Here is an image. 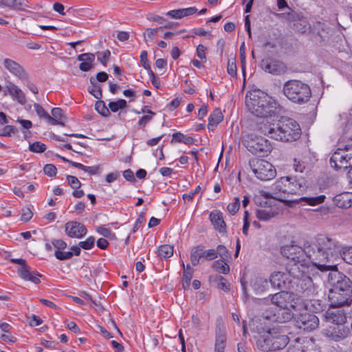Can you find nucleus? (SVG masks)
I'll return each instance as SVG.
<instances>
[{
  "label": "nucleus",
  "mask_w": 352,
  "mask_h": 352,
  "mask_svg": "<svg viewBox=\"0 0 352 352\" xmlns=\"http://www.w3.org/2000/svg\"><path fill=\"white\" fill-rule=\"evenodd\" d=\"M307 183L304 178L289 177V184H288V193L289 195H301L307 189Z\"/></svg>",
  "instance_id": "obj_21"
},
{
  "label": "nucleus",
  "mask_w": 352,
  "mask_h": 352,
  "mask_svg": "<svg viewBox=\"0 0 352 352\" xmlns=\"http://www.w3.org/2000/svg\"><path fill=\"white\" fill-rule=\"evenodd\" d=\"M3 65L11 74L21 81H27L29 78L28 74L17 62L10 58H5L3 60Z\"/></svg>",
  "instance_id": "obj_18"
},
{
  "label": "nucleus",
  "mask_w": 352,
  "mask_h": 352,
  "mask_svg": "<svg viewBox=\"0 0 352 352\" xmlns=\"http://www.w3.org/2000/svg\"><path fill=\"white\" fill-rule=\"evenodd\" d=\"M223 119V115L219 108H216L208 118V129L209 131H213L219 123Z\"/></svg>",
  "instance_id": "obj_29"
},
{
  "label": "nucleus",
  "mask_w": 352,
  "mask_h": 352,
  "mask_svg": "<svg viewBox=\"0 0 352 352\" xmlns=\"http://www.w3.org/2000/svg\"><path fill=\"white\" fill-rule=\"evenodd\" d=\"M51 117L56 120H65L66 119V116L63 113V111L60 108H53L51 111Z\"/></svg>",
  "instance_id": "obj_58"
},
{
  "label": "nucleus",
  "mask_w": 352,
  "mask_h": 352,
  "mask_svg": "<svg viewBox=\"0 0 352 352\" xmlns=\"http://www.w3.org/2000/svg\"><path fill=\"white\" fill-rule=\"evenodd\" d=\"M284 96L292 102L304 104L311 97V90L309 85L299 80H289L283 87Z\"/></svg>",
  "instance_id": "obj_5"
},
{
  "label": "nucleus",
  "mask_w": 352,
  "mask_h": 352,
  "mask_svg": "<svg viewBox=\"0 0 352 352\" xmlns=\"http://www.w3.org/2000/svg\"><path fill=\"white\" fill-rule=\"evenodd\" d=\"M262 119L255 126V130L260 134L267 135L275 140L276 135V124L272 122V116L261 117Z\"/></svg>",
  "instance_id": "obj_16"
},
{
  "label": "nucleus",
  "mask_w": 352,
  "mask_h": 352,
  "mask_svg": "<svg viewBox=\"0 0 352 352\" xmlns=\"http://www.w3.org/2000/svg\"><path fill=\"white\" fill-rule=\"evenodd\" d=\"M0 5L15 10H22L26 6L25 0H0Z\"/></svg>",
  "instance_id": "obj_34"
},
{
  "label": "nucleus",
  "mask_w": 352,
  "mask_h": 352,
  "mask_svg": "<svg viewBox=\"0 0 352 352\" xmlns=\"http://www.w3.org/2000/svg\"><path fill=\"white\" fill-rule=\"evenodd\" d=\"M251 286L256 293H261L267 289V280L261 276H256L251 282Z\"/></svg>",
  "instance_id": "obj_31"
},
{
  "label": "nucleus",
  "mask_w": 352,
  "mask_h": 352,
  "mask_svg": "<svg viewBox=\"0 0 352 352\" xmlns=\"http://www.w3.org/2000/svg\"><path fill=\"white\" fill-rule=\"evenodd\" d=\"M308 261H311L321 272H327L336 268L333 260L340 252L338 242L325 235H318L314 247L305 250Z\"/></svg>",
  "instance_id": "obj_2"
},
{
  "label": "nucleus",
  "mask_w": 352,
  "mask_h": 352,
  "mask_svg": "<svg viewBox=\"0 0 352 352\" xmlns=\"http://www.w3.org/2000/svg\"><path fill=\"white\" fill-rule=\"evenodd\" d=\"M240 208V199L238 197L234 198V201L228 205L227 209L231 214H234Z\"/></svg>",
  "instance_id": "obj_54"
},
{
  "label": "nucleus",
  "mask_w": 352,
  "mask_h": 352,
  "mask_svg": "<svg viewBox=\"0 0 352 352\" xmlns=\"http://www.w3.org/2000/svg\"><path fill=\"white\" fill-rule=\"evenodd\" d=\"M287 272L275 271L270 274V283L273 288L279 290H290L292 277L289 272Z\"/></svg>",
  "instance_id": "obj_13"
},
{
  "label": "nucleus",
  "mask_w": 352,
  "mask_h": 352,
  "mask_svg": "<svg viewBox=\"0 0 352 352\" xmlns=\"http://www.w3.org/2000/svg\"><path fill=\"white\" fill-rule=\"evenodd\" d=\"M127 107V102L124 99H118L116 101L109 103V109L112 112H117L120 109H124Z\"/></svg>",
  "instance_id": "obj_40"
},
{
  "label": "nucleus",
  "mask_w": 352,
  "mask_h": 352,
  "mask_svg": "<svg viewBox=\"0 0 352 352\" xmlns=\"http://www.w3.org/2000/svg\"><path fill=\"white\" fill-rule=\"evenodd\" d=\"M226 346V330L223 324L218 322L215 330L214 352H224Z\"/></svg>",
  "instance_id": "obj_22"
},
{
  "label": "nucleus",
  "mask_w": 352,
  "mask_h": 352,
  "mask_svg": "<svg viewBox=\"0 0 352 352\" xmlns=\"http://www.w3.org/2000/svg\"><path fill=\"white\" fill-rule=\"evenodd\" d=\"M34 109L37 113V115L41 118L45 119L48 123L50 121H54L51 116H50L46 111L43 109V107L38 103H35L34 104Z\"/></svg>",
  "instance_id": "obj_46"
},
{
  "label": "nucleus",
  "mask_w": 352,
  "mask_h": 352,
  "mask_svg": "<svg viewBox=\"0 0 352 352\" xmlns=\"http://www.w3.org/2000/svg\"><path fill=\"white\" fill-rule=\"evenodd\" d=\"M227 72L232 77H236L237 76V67L236 63V57H231L228 58Z\"/></svg>",
  "instance_id": "obj_45"
},
{
  "label": "nucleus",
  "mask_w": 352,
  "mask_h": 352,
  "mask_svg": "<svg viewBox=\"0 0 352 352\" xmlns=\"http://www.w3.org/2000/svg\"><path fill=\"white\" fill-rule=\"evenodd\" d=\"M242 143L254 155L265 156L272 150V146L267 140L253 133L247 134L243 136Z\"/></svg>",
  "instance_id": "obj_7"
},
{
  "label": "nucleus",
  "mask_w": 352,
  "mask_h": 352,
  "mask_svg": "<svg viewBox=\"0 0 352 352\" xmlns=\"http://www.w3.org/2000/svg\"><path fill=\"white\" fill-rule=\"evenodd\" d=\"M202 245H197L193 248L190 252V261L193 266L199 265L200 259L203 258Z\"/></svg>",
  "instance_id": "obj_37"
},
{
  "label": "nucleus",
  "mask_w": 352,
  "mask_h": 352,
  "mask_svg": "<svg viewBox=\"0 0 352 352\" xmlns=\"http://www.w3.org/2000/svg\"><path fill=\"white\" fill-rule=\"evenodd\" d=\"M249 165L256 177L262 181L272 179L276 176L275 168L271 163L265 160L251 159L249 161Z\"/></svg>",
  "instance_id": "obj_8"
},
{
  "label": "nucleus",
  "mask_w": 352,
  "mask_h": 352,
  "mask_svg": "<svg viewBox=\"0 0 352 352\" xmlns=\"http://www.w3.org/2000/svg\"><path fill=\"white\" fill-rule=\"evenodd\" d=\"M56 258L60 261L70 259L73 256V252L56 250L54 252Z\"/></svg>",
  "instance_id": "obj_55"
},
{
  "label": "nucleus",
  "mask_w": 352,
  "mask_h": 352,
  "mask_svg": "<svg viewBox=\"0 0 352 352\" xmlns=\"http://www.w3.org/2000/svg\"><path fill=\"white\" fill-rule=\"evenodd\" d=\"M275 316H276V320L280 323L290 320L294 316L289 307L279 308Z\"/></svg>",
  "instance_id": "obj_32"
},
{
  "label": "nucleus",
  "mask_w": 352,
  "mask_h": 352,
  "mask_svg": "<svg viewBox=\"0 0 352 352\" xmlns=\"http://www.w3.org/2000/svg\"><path fill=\"white\" fill-rule=\"evenodd\" d=\"M214 281L217 283V287L225 292L230 290V285L228 280L221 275H216L214 277Z\"/></svg>",
  "instance_id": "obj_44"
},
{
  "label": "nucleus",
  "mask_w": 352,
  "mask_h": 352,
  "mask_svg": "<svg viewBox=\"0 0 352 352\" xmlns=\"http://www.w3.org/2000/svg\"><path fill=\"white\" fill-rule=\"evenodd\" d=\"M183 142L187 145L192 144L195 142L194 138L190 136H186L180 132L175 133L173 135L171 142Z\"/></svg>",
  "instance_id": "obj_39"
},
{
  "label": "nucleus",
  "mask_w": 352,
  "mask_h": 352,
  "mask_svg": "<svg viewBox=\"0 0 352 352\" xmlns=\"http://www.w3.org/2000/svg\"><path fill=\"white\" fill-rule=\"evenodd\" d=\"M202 255L203 259L206 261H212L217 258V252H215L214 249H210L206 250L204 246L202 245Z\"/></svg>",
  "instance_id": "obj_50"
},
{
  "label": "nucleus",
  "mask_w": 352,
  "mask_h": 352,
  "mask_svg": "<svg viewBox=\"0 0 352 352\" xmlns=\"http://www.w3.org/2000/svg\"><path fill=\"white\" fill-rule=\"evenodd\" d=\"M9 94L11 97L16 100L19 103L25 104L26 103V97L23 91L16 85L11 82H8L5 87L4 96Z\"/></svg>",
  "instance_id": "obj_24"
},
{
  "label": "nucleus",
  "mask_w": 352,
  "mask_h": 352,
  "mask_svg": "<svg viewBox=\"0 0 352 352\" xmlns=\"http://www.w3.org/2000/svg\"><path fill=\"white\" fill-rule=\"evenodd\" d=\"M210 220L214 229L221 234H226V224L224 221L222 213L219 210H213L210 214Z\"/></svg>",
  "instance_id": "obj_25"
},
{
  "label": "nucleus",
  "mask_w": 352,
  "mask_h": 352,
  "mask_svg": "<svg viewBox=\"0 0 352 352\" xmlns=\"http://www.w3.org/2000/svg\"><path fill=\"white\" fill-rule=\"evenodd\" d=\"M255 336L256 347L258 350L276 349L281 350L289 343L287 330L280 326L267 327L262 324L252 329Z\"/></svg>",
  "instance_id": "obj_3"
},
{
  "label": "nucleus",
  "mask_w": 352,
  "mask_h": 352,
  "mask_svg": "<svg viewBox=\"0 0 352 352\" xmlns=\"http://www.w3.org/2000/svg\"><path fill=\"white\" fill-rule=\"evenodd\" d=\"M352 297V290L333 289L329 290L328 298L330 305L333 307H339L349 303Z\"/></svg>",
  "instance_id": "obj_14"
},
{
  "label": "nucleus",
  "mask_w": 352,
  "mask_h": 352,
  "mask_svg": "<svg viewBox=\"0 0 352 352\" xmlns=\"http://www.w3.org/2000/svg\"><path fill=\"white\" fill-rule=\"evenodd\" d=\"M94 243L95 238L94 236H89L85 241H80L78 245L84 250H91L94 246Z\"/></svg>",
  "instance_id": "obj_52"
},
{
  "label": "nucleus",
  "mask_w": 352,
  "mask_h": 352,
  "mask_svg": "<svg viewBox=\"0 0 352 352\" xmlns=\"http://www.w3.org/2000/svg\"><path fill=\"white\" fill-rule=\"evenodd\" d=\"M245 103L249 111L257 117L272 116L276 114L277 102L260 90L249 91L246 94Z\"/></svg>",
  "instance_id": "obj_4"
},
{
  "label": "nucleus",
  "mask_w": 352,
  "mask_h": 352,
  "mask_svg": "<svg viewBox=\"0 0 352 352\" xmlns=\"http://www.w3.org/2000/svg\"><path fill=\"white\" fill-rule=\"evenodd\" d=\"M96 230L98 233L107 238H113V236L115 235L109 228H107L102 226H98L96 228Z\"/></svg>",
  "instance_id": "obj_61"
},
{
  "label": "nucleus",
  "mask_w": 352,
  "mask_h": 352,
  "mask_svg": "<svg viewBox=\"0 0 352 352\" xmlns=\"http://www.w3.org/2000/svg\"><path fill=\"white\" fill-rule=\"evenodd\" d=\"M43 172L49 177H54L56 175V167L52 164H48L44 166Z\"/></svg>",
  "instance_id": "obj_60"
},
{
  "label": "nucleus",
  "mask_w": 352,
  "mask_h": 352,
  "mask_svg": "<svg viewBox=\"0 0 352 352\" xmlns=\"http://www.w3.org/2000/svg\"><path fill=\"white\" fill-rule=\"evenodd\" d=\"M294 321L298 328L307 331L316 329L319 324L318 317L307 311L298 314L294 318Z\"/></svg>",
  "instance_id": "obj_12"
},
{
  "label": "nucleus",
  "mask_w": 352,
  "mask_h": 352,
  "mask_svg": "<svg viewBox=\"0 0 352 352\" xmlns=\"http://www.w3.org/2000/svg\"><path fill=\"white\" fill-rule=\"evenodd\" d=\"M307 341V338H296L289 344L287 352H303Z\"/></svg>",
  "instance_id": "obj_30"
},
{
  "label": "nucleus",
  "mask_w": 352,
  "mask_h": 352,
  "mask_svg": "<svg viewBox=\"0 0 352 352\" xmlns=\"http://www.w3.org/2000/svg\"><path fill=\"white\" fill-rule=\"evenodd\" d=\"M33 213L29 208H25L22 210L21 220L23 221H28L32 217Z\"/></svg>",
  "instance_id": "obj_64"
},
{
  "label": "nucleus",
  "mask_w": 352,
  "mask_h": 352,
  "mask_svg": "<svg viewBox=\"0 0 352 352\" xmlns=\"http://www.w3.org/2000/svg\"><path fill=\"white\" fill-rule=\"evenodd\" d=\"M228 261L219 259L215 261L212 265V267L217 272L228 274L230 272V266L227 264Z\"/></svg>",
  "instance_id": "obj_35"
},
{
  "label": "nucleus",
  "mask_w": 352,
  "mask_h": 352,
  "mask_svg": "<svg viewBox=\"0 0 352 352\" xmlns=\"http://www.w3.org/2000/svg\"><path fill=\"white\" fill-rule=\"evenodd\" d=\"M215 252H217V256H219L221 259L229 261L231 258V255L228 249L223 245H219L215 250Z\"/></svg>",
  "instance_id": "obj_47"
},
{
  "label": "nucleus",
  "mask_w": 352,
  "mask_h": 352,
  "mask_svg": "<svg viewBox=\"0 0 352 352\" xmlns=\"http://www.w3.org/2000/svg\"><path fill=\"white\" fill-rule=\"evenodd\" d=\"M350 333L349 329L343 325H333L324 329V335L330 340L338 342L346 337Z\"/></svg>",
  "instance_id": "obj_19"
},
{
  "label": "nucleus",
  "mask_w": 352,
  "mask_h": 352,
  "mask_svg": "<svg viewBox=\"0 0 352 352\" xmlns=\"http://www.w3.org/2000/svg\"><path fill=\"white\" fill-rule=\"evenodd\" d=\"M89 80L91 86L88 88L89 92L96 99H100L102 97L101 86L96 83L94 77H91Z\"/></svg>",
  "instance_id": "obj_36"
},
{
  "label": "nucleus",
  "mask_w": 352,
  "mask_h": 352,
  "mask_svg": "<svg viewBox=\"0 0 352 352\" xmlns=\"http://www.w3.org/2000/svg\"><path fill=\"white\" fill-rule=\"evenodd\" d=\"M340 254L346 263L352 265V247L344 248Z\"/></svg>",
  "instance_id": "obj_51"
},
{
  "label": "nucleus",
  "mask_w": 352,
  "mask_h": 352,
  "mask_svg": "<svg viewBox=\"0 0 352 352\" xmlns=\"http://www.w3.org/2000/svg\"><path fill=\"white\" fill-rule=\"evenodd\" d=\"M331 167L338 169H346L352 166V146L346 151L335 152L330 159Z\"/></svg>",
  "instance_id": "obj_9"
},
{
  "label": "nucleus",
  "mask_w": 352,
  "mask_h": 352,
  "mask_svg": "<svg viewBox=\"0 0 352 352\" xmlns=\"http://www.w3.org/2000/svg\"><path fill=\"white\" fill-rule=\"evenodd\" d=\"M16 129L14 126L11 125H6L0 132V136L9 137L11 135V133H14Z\"/></svg>",
  "instance_id": "obj_63"
},
{
  "label": "nucleus",
  "mask_w": 352,
  "mask_h": 352,
  "mask_svg": "<svg viewBox=\"0 0 352 352\" xmlns=\"http://www.w3.org/2000/svg\"><path fill=\"white\" fill-rule=\"evenodd\" d=\"M173 255V247L170 245H162L158 249V256L160 258H167Z\"/></svg>",
  "instance_id": "obj_41"
},
{
  "label": "nucleus",
  "mask_w": 352,
  "mask_h": 352,
  "mask_svg": "<svg viewBox=\"0 0 352 352\" xmlns=\"http://www.w3.org/2000/svg\"><path fill=\"white\" fill-rule=\"evenodd\" d=\"M276 140L293 142L300 138L301 129L298 123L289 118H283L276 124Z\"/></svg>",
  "instance_id": "obj_6"
},
{
  "label": "nucleus",
  "mask_w": 352,
  "mask_h": 352,
  "mask_svg": "<svg viewBox=\"0 0 352 352\" xmlns=\"http://www.w3.org/2000/svg\"><path fill=\"white\" fill-rule=\"evenodd\" d=\"M288 184H289V177H283L277 179L272 185L274 197L282 202L287 201L289 195L288 193Z\"/></svg>",
  "instance_id": "obj_15"
},
{
  "label": "nucleus",
  "mask_w": 352,
  "mask_h": 352,
  "mask_svg": "<svg viewBox=\"0 0 352 352\" xmlns=\"http://www.w3.org/2000/svg\"><path fill=\"white\" fill-rule=\"evenodd\" d=\"M162 29V27H160L158 28H148L146 30L145 32L144 33V41L146 42L148 40H153L154 36L157 34V31L159 30Z\"/></svg>",
  "instance_id": "obj_57"
},
{
  "label": "nucleus",
  "mask_w": 352,
  "mask_h": 352,
  "mask_svg": "<svg viewBox=\"0 0 352 352\" xmlns=\"http://www.w3.org/2000/svg\"><path fill=\"white\" fill-rule=\"evenodd\" d=\"M276 212L272 209H259L256 212V216L260 221H267L274 217Z\"/></svg>",
  "instance_id": "obj_38"
},
{
  "label": "nucleus",
  "mask_w": 352,
  "mask_h": 352,
  "mask_svg": "<svg viewBox=\"0 0 352 352\" xmlns=\"http://www.w3.org/2000/svg\"><path fill=\"white\" fill-rule=\"evenodd\" d=\"M95 109L103 117H109L110 116V111L104 101L99 99L95 104Z\"/></svg>",
  "instance_id": "obj_42"
},
{
  "label": "nucleus",
  "mask_w": 352,
  "mask_h": 352,
  "mask_svg": "<svg viewBox=\"0 0 352 352\" xmlns=\"http://www.w3.org/2000/svg\"><path fill=\"white\" fill-rule=\"evenodd\" d=\"M147 52L145 50H143L140 54V62L142 65V67L149 72L150 71H152L148 60L147 58Z\"/></svg>",
  "instance_id": "obj_56"
},
{
  "label": "nucleus",
  "mask_w": 352,
  "mask_h": 352,
  "mask_svg": "<svg viewBox=\"0 0 352 352\" xmlns=\"http://www.w3.org/2000/svg\"><path fill=\"white\" fill-rule=\"evenodd\" d=\"M67 181L73 189H78L81 186V183L75 176L67 175Z\"/></svg>",
  "instance_id": "obj_59"
},
{
  "label": "nucleus",
  "mask_w": 352,
  "mask_h": 352,
  "mask_svg": "<svg viewBox=\"0 0 352 352\" xmlns=\"http://www.w3.org/2000/svg\"><path fill=\"white\" fill-rule=\"evenodd\" d=\"M46 148V145L41 142H35L29 146V150L33 153H43Z\"/></svg>",
  "instance_id": "obj_49"
},
{
  "label": "nucleus",
  "mask_w": 352,
  "mask_h": 352,
  "mask_svg": "<svg viewBox=\"0 0 352 352\" xmlns=\"http://www.w3.org/2000/svg\"><path fill=\"white\" fill-rule=\"evenodd\" d=\"M294 299V294L291 291L287 292L281 290L272 296L271 301L274 305H276L279 308L291 307L293 309H295L296 306L292 304Z\"/></svg>",
  "instance_id": "obj_17"
},
{
  "label": "nucleus",
  "mask_w": 352,
  "mask_h": 352,
  "mask_svg": "<svg viewBox=\"0 0 352 352\" xmlns=\"http://www.w3.org/2000/svg\"><path fill=\"white\" fill-rule=\"evenodd\" d=\"M72 166L81 169L85 172L89 173L90 175H96L98 173V171L99 170V166H85L80 163L78 162H72Z\"/></svg>",
  "instance_id": "obj_43"
},
{
  "label": "nucleus",
  "mask_w": 352,
  "mask_h": 352,
  "mask_svg": "<svg viewBox=\"0 0 352 352\" xmlns=\"http://www.w3.org/2000/svg\"><path fill=\"white\" fill-rule=\"evenodd\" d=\"M326 197L323 195L317 197H302L299 199L293 201L295 203L305 202L310 206H316L324 201Z\"/></svg>",
  "instance_id": "obj_33"
},
{
  "label": "nucleus",
  "mask_w": 352,
  "mask_h": 352,
  "mask_svg": "<svg viewBox=\"0 0 352 352\" xmlns=\"http://www.w3.org/2000/svg\"><path fill=\"white\" fill-rule=\"evenodd\" d=\"M260 67L265 72L274 76L284 74L288 70V67L285 63L271 57L263 59L261 61Z\"/></svg>",
  "instance_id": "obj_11"
},
{
  "label": "nucleus",
  "mask_w": 352,
  "mask_h": 352,
  "mask_svg": "<svg viewBox=\"0 0 352 352\" xmlns=\"http://www.w3.org/2000/svg\"><path fill=\"white\" fill-rule=\"evenodd\" d=\"M17 273L19 276L25 280H29L35 284H38L41 282L38 277H41V275L40 274L34 275L30 272V267L28 265L27 263L19 267Z\"/></svg>",
  "instance_id": "obj_27"
},
{
  "label": "nucleus",
  "mask_w": 352,
  "mask_h": 352,
  "mask_svg": "<svg viewBox=\"0 0 352 352\" xmlns=\"http://www.w3.org/2000/svg\"><path fill=\"white\" fill-rule=\"evenodd\" d=\"M193 271H184L182 276V284L186 289L189 287L190 280L192 278Z\"/></svg>",
  "instance_id": "obj_53"
},
{
  "label": "nucleus",
  "mask_w": 352,
  "mask_h": 352,
  "mask_svg": "<svg viewBox=\"0 0 352 352\" xmlns=\"http://www.w3.org/2000/svg\"><path fill=\"white\" fill-rule=\"evenodd\" d=\"M303 352H320L319 349L316 346L312 340L307 339L305 348L303 349Z\"/></svg>",
  "instance_id": "obj_62"
},
{
  "label": "nucleus",
  "mask_w": 352,
  "mask_h": 352,
  "mask_svg": "<svg viewBox=\"0 0 352 352\" xmlns=\"http://www.w3.org/2000/svg\"><path fill=\"white\" fill-rule=\"evenodd\" d=\"M65 232L71 238H82L87 233L85 226L77 221H69L65 224Z\"/></svg>",
  "instance_id": "obj_20"
},
{
  "label": "nucleus",
  "mask_w": 352,
  "mask_h": 352,
  "mask_svg": "<svg viewBox=\"0 0 352 352\" xmlns=\"http://www.w3.org/2000/svg\"><path fill=\"white\" fill-rule=\"evenodd\" d=\"M96 55L98 57V60L100 62V63L102 64L104 66H106L109 60L111 52L109 50H106L103 52H96Z\"/></svg>",
  "instance_id": "obj_48"
},
{
  "label": "nucleus",
  "mask_w": 352,
  "mask_h": 352,
  "mask_svg": "<svg viewBox=\"0 0 352 352\" xmlns=\"http://www.w3.org/2000/svg\"><path fill=\"white\" fill-rule=\"evenodd\" d=\"M333 201L338 208H349L352 205V193L344 192L338 195L333 198Z\"/></svg>",
  "instance_id": "obj_28"
},
{
  "label": "nucleus",
  "mask_w": 352,
  "mask_h": 352,
  "mask_svg": "<svg viewBox=\"0 0 352 352\" xmlns=\"http://www.w3.org/2000/svg\"><path fill=\"white\" fill-rule=\"evenodd\" d=\"M77 59L81 62L79 65V69L82 72L90 71L94 67L95 54L92 53L79 54Z\"/></svg>",
  "instance_id": "obj_26"
},
{
  "label": "nucleus",
  "mask_w": 352,
  "mask_h": 352,
  "mask_svg": "<svg viewBox=\"0 0 352 352\" xmlns=\"http://www.w3.org/2000/svg\"><path fill=\"white\" fill-rule=\"evenodd\" d=\"M281 253L289 260L286 270L292 277L290 291L301 298L313 297L317 292L311 278L307 275L309 264L305 250L298 245H286Z\"/></svg>",
  "instance_id": "obj_1"
},
{
  "label": "nucleus",
  "mask_w": 352,
  "mask_h": 352,
  "mask_svg": "<svg viewBox=\"0 0 352 352\" xmlns=\"http://www.w3.org/2000/svg\"><path fill=\"white\" fill-rule=\"evenodd\" d=\"M324 317L326 322L333 325H343L346 321V316L342 310L328 309Z\"/></svg>",
  "instance_id": "obj_23"
},
{
  "label": "nucleus",
  "mask_w": 352,
  "mask_h": 352,
  "mask_svg": "<svg viewBox=\"0 0 352 352\" xmlns=\"http://www.w3.org/2000/svg\"><path fill=\"white\" fill-rule=\"evenodd\" d=\"M328 281L333 289L352 290V280L345 274L338 271V267L329 270Z\"/></svg>",
  "instance_id": "obj_10"
}]
</instances>
